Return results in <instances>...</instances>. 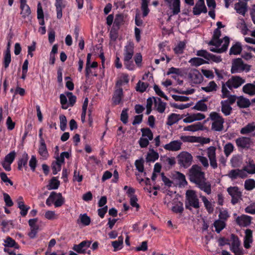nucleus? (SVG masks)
Instances as JSON below:
<instances>
[{
	"label": "nucleus",
	"instance_id": "nucleus-1",
	"mask_svg": "<svg viewBox=\"0 0 255 255\" xmlns=\"http://www.w3.org/2000/svg\"><path fill=\"white\" fill-rule=\"evenodd\" d=\"M189 179L195 183L201 190L208 195L212 192L211 184L205 178V173L202 171V168L198 165H193L189 170Z\"/></svg>",
	"mask_w": 255,
	"mask_h": 255
},
{
	"label": "nucleus",
	"instance_id": "nucleus-2",
	"mask_svg": "<svg viewBox=\"0 0 255 255\" xmlns=\"http://www.w3.org/2000/svg\"><path fill=\"white\" fill-rule=\"evenodd\" d=\"M185 208L187 209L191 210V207L198 209L200 207L199 201L196 192L193 190H188L185 194Z\"/></svg>",
	"mask_w": 255,
	"mask_h": 255
},
{
	"label": "nucleus",
	"instance_id": "nucleus-3",
	"mask_svg": "<svg viewBox=\"0 0 255 255\" xmlns=\"http://www.w3.org/2000/svg\"><path fill=\"white\" fill-rule=\"evenodd\" d=\"M251 66L245 64L241 58H236L233 60L231 72L232 74L242 72L244 71L249 72L250 70Z\"/></svg>",
	"mask_w": 255,
	"mask_h": 255
},
{
	"label": "nucleus",
	"instance_id": "nucleus-4",
	"mask_svg": "<svg viewBox=\"0 0 255 255\" xmlns=\"http://www.w3.org/2000/svg\"><path fill=\"white\" fill-rule=\"evenodd\" d=\"M210 118L214 121L212 124V129L217 131H220L223 129L224 120L219 114L212 112L210 114Z\"/></svg>",
	"mask_w": 255,
	"mask_h": 255
},
{
	"label": "nucleus",
	"instance_id": "nucleus-5",
	"mask_svg": "<svg viewBox=\"0 0 255 255\" xmlns=\"http://www.w3.org/2000/svg\"><path fill=\"white\" fill-rule=\"evenodd\" d=\"M177 159L178 164L186 168L191 164L193 157L190 153L183 151L177 156Z\"/></svg>",
	"mask_w": 255,
	"mask_h": 255
},
{
	"label": "nucleus",
	"instance_id": "nucleus-6",
	"mask_svg": "<svg viewBox=\"0 0 255 255\" xmlns=\"http://www.w3.org/2000/svg\"><path fill=\"white\" fill-rule=\"evenodd\" d=\"M227 191L232 197L231 203L233 205L237 204L239 200L241 199L242 192L239 190L238 187H230L228 188Z\"/></svg>",
	"mask_w": 255,
	"mask_h": 255
},
{
	"label": "nucleus",
	"instance_id": "nucleus-7",
	"mask_svg": "<svg viewBox=\"0 0 255 255\" xmlns=\"http://www.w3.org/2000/svg\"><path fill=\"white\" fill-rule=\"evenodd\" d=\"M245 82V80L240 76H233L226 82V86L230 89L237 88Z\"/></svg>",
	"mask_w": 255,
	"mask_h": 255
},
{
	"label": "nucleus",
	"instance_id": "nucleus-8",
	"mask_svg": "<svg viewBox=\"0 0 255 255\" xmlns=\"http://www.w3.org/2000/svg\"><path fill=\"white\" fill-rule=\"evenodd\" d=\"M196 55L198 56L202 57L207 60H212L213 61L219 63L222 61L220 56H216L207 52L205 50H200L197 52Z\"/></svg>",
	"mask_w": 255,
	"mask_h": 255
},
{
	"label": "nucleus",
	"instance_id": "nucleus-9",
	"mask_svg": "<svg viewBox=\"0 0 255 255\" xmlns=\"http://www.w3.org/2000/svg\"><path fill=\"white\" fill-rule=\"evenodd\" d=\"M216 148L213 146L207 148V155L210 160V164L214 169H216L218 167L216 157Z\"/></svg>",
	"mask_w": 255,
	"mask_h": 255
},
{
	"label": "nucleus",
	"instance_id": "nucleus-10",
	"mask_svg": "<svg viewBox=\"0 0 255 255\" xmlns=\"http://www.w3.org/2000/svg\"><path fill=\"white\" fill-rule=\"evenodd\" d=\"M188 76L194 84L201 83L203 80L202 75L198 70L195 69H192L190 71Z\"/></svg>",
	"mask_w": 255,
	"mask_h": 255
},
{
	"label": "nucleus",
	"instance_id": "nucleus-11",
	"mask_svg": "<svg viewBox=\"0 0 255 255\" xmlns=\"http://www.w3.org/2000/svg\"><path fill=\"white\" fill-rule=\"evenodd\" d=\"M237 145L243 149H248L250 148L252 140L250 137L242 136L236 139Z\"/></svg>",
	"mask_w": 255,
	"mask_h": 255
},
{
	"label": "nucleus",
	"instance_id": "nucleus-12",
	"mask_svg": "<svg viewBox=\"0 0 255 255\" xmlns=\"http://www.w3.org/2000/svg\"><path fill=\"white\" fill-rule=\"evenodd\" d=\"M207 9L204 3V0H198L193 7V13L194 15H199L201 12L207 13Z\"/></svg>",
	"mask_w": 255,
	"mask_h": 255
},
{
	"label": "nucleus",
	"instance_id": "nucleus-13",
	"mask_svg": "<svg viewBox=\"0 0 255 255\" xmlns=\"http://www.w3.org/2000/svg\"><path fill=\"white\" fill-rule=\"evenodd\" d=\"M168 5L169 7L172 9L173 15H176L180 12V0H164Z\"/></svg>",
	"mask_w": 255,
	"mask_h": 255
},
{
	"label": "nucleus",
	"instance_id": "nucleus-14",
	"mask_svg": "<svg viewBox=\"0 0 255 255\" xmlns=\"http://www.w3.org/2000/svg\"><path fill=\"white\" fill-rule=\"evenodd\" d=\"M134 45L131 42L128 43L125 47L124 56V61H128L131 59L133 53Z\"/></svg>",
	"mask_w": 255,
	"mask_h": 255
},
{
	"label": "nucleus",
	"instance_id": "nucleus-15",
	"mask_svg": "<svg viewBox=\"0 0 255 255\" xmlns=\"http://www.w3.org/2000/svg\"><path fill=\"white\" fill-rule=\"evenodd\" d=\"M252 218L246 215H242L236 219L237 224L240 226L247 227L251 223Z\"/></svg>",
	"mask_w": 255,
	"mask_h": 255
},
{
	"label": "nucleus",
	"instance_id": "nucleus-16",
	"mask_svg": "<svg viewBox=\"0 0 255 255\" xmlns=\"http://www.w3.org/2000/svg\"><path fill=\"white\" fill-rule=\"evenodd\" d=\"M182 142L179 140H173L163 146L165 149L169 151H177L181 149Z\"/></svg>",
	"mask_w": 255,
	"mask_h": 255
},
{
	"label": "nucleus",
	"instance_id": "nucleus-17",
	"mask_svg": "<svg viewBox=\"0 0 255 255\" xmlns=\"http://www.w3.org/2000/svg\"><path fill=\"white\" fill-rule=\"evenodd\" d=\"M123 97L124 94L123 89L122 88L116 89L112 98L113 104L115 105L119 104Z\"/></svg>",
	"mask_w": 255,
	"mask_h": 255
},
{
	"label": "nucleus",
	"instance_id": "nucleus-18",
	"mask_svg": "<svg viewBox=\"0 0 255 255\" xmlns=\"http://www.w3.org/2000/svg\"><path fill=\"white\" fill-rule=\"evenodd\" d=\"M16 202L18 205V208L20 210V215L22 217L25 216L30 207L25 205L23 201V198L21 196L18 197Z\"/></svg>",
	"mask_w": 255,
	"mask_h": 255
},
{
	"label": "nucleus",
	"instance_id": "nucleus-19",
	"mask_svg": "<svg viewBox=\"0 0 255 255\" xmlns=\"http://www.w3.org/2000/svg\"><path fill=\"white\" fill-rule=\"evenodd\" d=\"M253 242V232L251 229H247L245 231L244 246L246 249L251 247L250 244Z\"/></svg>",
	"mask_w": 255,
	"mask_h": 255
},
{
	"label": "nucleus",
	"instance_id": "nucleus-20",
	"mask_svg": "<svg viewBox=\"0 0 255 255\" xmlns=\"http://www.w3.org/2000/svg\"><path fill=\"white\" fill-rule=\"evenodd\" d=\"M224 43L221 48H210V50L212 52L221 53L226 51L229 44L230 40L228 36H225L223 38Z\"/></svg>",
	"mask_w": 255,
	"mask_h": 255
},
{
	"label": "nucleus",
	"instance_id": "nucleus-21",
	"mask_svg": "<svg viewBox=\"0 0 255 255\" xmlns=\"http://www.w3.org/2000/svg\"><path fill=\"white\" fill-rule=\"evenodd\" d=\"M38 153L43 159H47L48 156V152L46 144L43 138H41V139H40V145L39 147Z\"/></svg>",
	"mask_w": 255,
	"mask_h": 255
},
{
	"label": "nucleus",
	"instance_id": "nucleus-22",
	"mask_svg": "<svg viewBox=\"0 0 255 255\" xmlns=\"http://www.w3.org/2000/svg\"><path fill=\"white\" fill-rule=\"evenodd\" d=\"M76 222L78 224H81L84 226H87L90 224L91 218L87 214H80Z\"/></svg>",
	"mask_w": 255,
	"mask_h": 255
},
{
	"label": "nucleus",
	"instance_id": "nucleus-23",
	"mask_svg": "<svg viewBox=\"0 0 255 255\" xmlns=\"http://www.w3.org/2000/svg\"><path fill=\"white\" fill-rule=\"evenodd\" d=\"M28 159V154L24 152L21 158H20L18 161V169L20 170H22V168L24 167L25 170L27 168V163Z\"/></svg>",
	"mask_w": 255,
	"mask_h": 255
},
{
	"label": "nucleus",
	"instance_id": "nucleus-24",
	"mask_svg": "<svg viewBox=\"0 0 255 255\" xmlns=\"http://www.w3.org/2000/svg\"><path fill=\"white\" fill-rule=\"evenodd\" d=\"M237 105L241 108H246L250 107L251 102L248 99L244 98L243 96L238 97Z\"/></svg>",
	"mask_w": 255,
	"mask_h": 255
},
{
	"label": "nucleus",
	"instance_id": "nucleus-25",
	"mask_svg": "<svg viewBox=\"0 0 255 255\" xmlns=\"http://www.w3.org/2000/svg\"><path fill=\"white\" fill-rule=\"evenodd\" d=\"M243 91L251 96L255 95V84L248 83L243 87Z\"/></svg>",
	"mask_w": 255,
	"mask_h": 255
},
{
	"label": "nucleus",
	"instance_id": "nucleus-26",
	"mask_svg": "<svg viewBox=\"0 0 255 255\" xmlns=\"http://www.w3.org/2000/svg\"><path fill=\"white\" fill-rule=\"evenodd\" d=\"M203 125L199 122L184 127L183 130L184 131H196L199 130H203Z\"/></svg>",
	"mask_w": 255,
	"mask_h": 255
},
{
	"label": "nucleus",
	"instance_id": "nucleus-27",
	"mask_svg": "<svg viewBox=\"0 0 255 255\" xmlns=\"http://www.w3.org/2000/svg\"><path fill=\"white\" fill-rule=\"evenodd\" d=\"M235 8L238 13L244 15L247 11V4L240 2L235 4Z\"/></svg>",
	"mask_w": 255,
	"mask_h": 255
},
{
	"label": "nucleus",
	"instance_id": "nucleus-28",
	"mask_svg": "<svg viewBox=\"0 0 255 255\" xmlns=\"http://www.w3.org/2000/svg\"><path fill=\"white\" fill-rule=\"evenodd\" d=\"M242 50V47L241 44L238 42H236L235 44L233 45L230 50L229 54L230 55L234 54V55H238L240 54Z\"/></svg>",
	"mask_w": 255,
	"mask_h": 255
},
{
	"label": "nucleus",
	"instance_id": "nucleus-29",
	"mask_svg": "<svg viewBox=\"0 0 255 255\" xmlns=\"http://www.w3.org/2000/svg\"><path fill=\"white\" fill-rule=\"evenodd\" d=\"M4 247L9 248H14L15 249H18L19 246L11 238L7 237L4 241Z\"/></svg>",
	"mask_w": 255,
	"mask_h": 255
},
{
	"label": "nucleus",
	"instance_id": "nucleus-30",
	"mask_svg": "<svg viewBox=\"0 0 255 255\" xmlns=\"http://www.w3.org/2000/svg\"><path fill=\"white\" fill-rule=\"evenodd\" d=\"M255 130V124L254 123H250L243 128L240 131L241 134H248Z\"/></svg>",
	"mask_w": 255,
	"mask_h": 255
},
{
	"label": "nucleus",
	"instance_id": "nucleus-31",
	"mask_svg": "<svg viewBox=\"0 0 255 255\" xmlns=\"http://www.w3.org/2000/svg\"><path fill=\"white\" fill-rule=\"evenodd\" d=\"M11 62V55L10 48L7 47V49L5 52L4 57H3V65L4 67L6 69L9 65Z\"/></svg>",
	"mask_w": 255,
	"mask_h": 255
},
{
	"label": "nucleus",
	"instance_id": "nucleus-32",
	"mask_svg": "<svg viewBox=\"0 0 255 255\" xmlns=\"http://www.w3.org/2000/svg\"><path fill=\"white\" fill-rule=\"evenodd\" d=\"M124 239L123 237L121 236L118 237V240L112 242V246L114 248V251L116 252L119 249H122L123 245Z\"/></svg>",
	"mask_w": 255,
	"mask_h": 255
},
{
	"label": "nucleus",
	"instance_id": "nucleus-33",
	"mask_svg": "<svg viewBox=\"0 0 255 255\" xmlns=\"http://www.w3.org/2000/svg\"><path fill=\"white\" fill-rule=\"evenodd\" d=\"M200 197L202 199L204 204L205 205V207L208 212L209 213H213L214 211L213 207L212 206V205L210 202H209L207 198L203 195H200Z\"/></svg>",
	"mask_w": 255,
	"mask_h": 255
},
{
	"label": "nucleus",
	"instance_id": "nucleus-34",
	"mask_svg": "<svg viewBox=\"0 0 255 255\" xmlns=\"http://www.w3.org/2000/svg\"><path fill=\"white\" fill-rule=\"evenodd\" d=\"M151 152L148 153L146 157V162H154L159 157L158 153L155 152L153 149L150 150Z\"/></svg>",
	"mask_w": 255,
	"mask_h": 255
},
{
	"label": "nucleus",
	"instance_id": "nucleus-35",
	"mask_svg": "<svg viewBox=\"0 0 255 255\" xmlns=\"http://www.w3.org/2000/svg\"><path fill=\"white\" fill-rule=\"evenodd\" d=\"M244 172L240 169H233L230 171L229 176L232 179H236L237 177L239 176L241 178H244Z\"/></svg>",
	"mask_w": 255,
	"mask_h": 255
},
{
	"label": "nucleus",
	"instance_id": "nucleus-36",
	"mask_svg": "<svg viewBox=\"0 0 255 255\" xmlns=\"http://www.w3.org/2000/svg\"><path fill=\"white\" fill-rule=\"evenodd\" d=\"M189 62L191 63V65L195 66H198L204 63H208L207 61L199 57L192 58Z\"/></svg>",
	"mask_w": 255,
	"mask_h": 255
},
{
	"label": "nucleus",
	"instance_id": "nucleus-37",
	"mask_svg": "<svg viewBox=\"0 0 255 255\" xmlns=\"http://www.w3.org/2000/svg\"><path fill=\"white\" fill-rule=\"evenodd\" d=\"M243 170L250 174L255 173V164L253 160H250L249 164L245 166Z\"/></svg>",
	"mask_w": 255,
	"mask_h": 255
},
{
	"label": "nucleus",
	"instance_id": "nucleus-38",
	"mask_svg": "<svg viewBox=\"0 0 255 255\" xmlns=\"http://www.w3.org/2000/svg\"><path fill=\"white\" fill-rule=\"evenodd\" d=\"M193 109L205 112L207 111V106L204 103V101H198L196 105L192 108Z\"/></svg>",
	"mask_w": 255,
	"mask_h": 255
},
{
	"label": "nucleus",
	"instance_id": "nucleus-39",
	"mask_svg": "<svg viewBox=\"0 0 255 255\" xmlns=\"http://www.w3.org/2000/svg\"><path fill=\"white\" fill-rule=\"evenodd\" d=\"M124 23V15L122 14H117L113 26L119 27Z\"/></svg>",
	"mask_w": 255,
	"mask_h": 255
},
{
	"label": "nucleus",
	"instance_id": "nucleus-40",
	"mask_svg": "<svg viewBox=\"0 0 255 255\" xmlns=\"http://www.w3.org/2000/svg\"><path fill=\"white\" fill-rule=\"evenodd\" d=\"M179 116V115H177L176 114H171L168 118L167 122L166 123L167 125L168 126H172L177 122L180 119L178 118Z\"/></svg>",
	"mask_w": 255,
	"mask_h": 255
},
{
	"label": "nucleus",
	"instance_id": "nucleus-41",
	"mask_svg": "<svg viewBox=\"0 0 255 255\" xmlns=\"http://www.w3.org/2000/svg\"><path fill=\"white\" fill-rule=\"evenodd\" d=\"M222 108L221 111L222 112L226 115H229L231 111L232 110V107L228 104L225 103L224 102L222 101L221 102Z\"/></svg>",
	"mask_w": 255,
	"mask_h": 255
},
{
	"label": "nucleus",
	"instance_id": "nucleus-42",
	"mask_svg": "<svg viewBox=\"0 0 255 255\" xmlns=\"http://www.w3.org/2000/svg\"><path fill=\"white\" fill-rule=\"evenodd\" d=\"M61 163L56 160V161L53 162L51 165L52 172L54 175H56L58 171L61 169Z\"/></svg>",
	"mask_w": 255,
	"mask_h": 255
},
{
	"label": "nucleus",
	"instance_id": "nucleus-43",
	"mask_svg": "<svg viewBox=\"0 0 255 255\" xmlns=\"http://www.w3.org/2000/svg\"><path fill=\"white\" fill-rule=\"evenodd\" d=\"M149 2V0H142L141 8L143 11V16L144 17L147 16L149 13V9L148 8V4Z\"/></svg>",
	"mask_w": 255,
	"mask_h": 255
},
{
	"label": "nucleus",
	"instance_id": "nucleus-44",
	"mask_svg": "<svg viewBox=\"0 0 255 255\" xmlns=\"http://www.w3.org/2000/svg\"><path fill=\"white\" fill-rule=\"evenodd\" d=\"M214 225L216 228V231L218 233H219L225 227V222L220 220L216 221Z\"/></svg>",
	"mask_w": 255,
	"mask_h": 255
},
{
	"label": "nucleus",
	"instance_id": "nucleus-45",
	"mask_svg": "<svg viewBox=\"0 0 255 255\" xmlns=\"http://www.w3.org/2000/svg\"><path fill=\"white\" fill-rule=\"evenodd\" d=\"M234 146L232 143H228L224 147V151L225 155L228 157L230 154L233 151Z\"/></svg>",
	"mask_w": 255,
	"mask_h": 255
},
{
	"label": "nucleus",
	"instance_id": "nucleus-46",
	"mask_svg": "<svg viewBox=\"0 0 255 255\" xmlns=\"http://www.w3.org/2000/svg\"><path fill=\"white\" fill-rule=\"evenodd\" d=\"M245 188L247 190H252L255 188V181L252 179L246 180L245 182Z\"/></svg>",
	"mask_w": 255,
	"mask_h": 255
},
{
	"label": "nucleus",
	"instance_id": "nucleus-47",
	"mask_svg": "<svg viewBox=\"0 0 255 255\" xmlns=\"http://www.w3.org/2000/svg\"><path fill=\"white\" fill-rule=\"evenodd\" d=\"M200 137L195 136H182L181 139L184 142H199Z\"/></svg>",
	"mask_w": 255,
	"mask_h": 255
},
{
	"label": "nucleus",
	"instance_id": "nucleus-48",
	"mask_svg": "<svg viewBox=\"0 0 255 255\" xmlns=\"http://www.w3.org/2000/svg\"><path fill=\"white\" fill-rule=\"evenodd\" d=\"M60 185V182L58 180H57L56 177H53L48 185V189H57Z\"/></svg>",
	"mask_w": 255,
	"mask_h": 255
},
{
	"label": "nucleus",
	"instance_id": "nucleus-49",
	"mask_svg": "<svg viewBox=\"0 0 255 255\" xmlns=\"http://www.w3.org/2000/svg\"><path fill=\"white\" fill-rule=\"evenodd\" d=\"M59 120L60 129L62 131H64L67 127V121L66 118L64 115H61L59 117Z\"/></svg>",
	"mask_w": 255,
	"mask_h": 255
},
{
	"label": "nucleus",
	"instance_id": "nucleus-50",
	"mask_svg": "<svg viewBox=\"0 0 255 255\" xmlns=\"http://www.w3.org/2000/svg\"><path fill=\"white\" fill-rule=\"evenodd\" d=\"M172 210L176 213H182L184 210L183 203L181 202H178L176 205L172 208Z\"/></svg>",
	"mask_w": 255,
	"mask_h": 255
},
{
	"label": "nucleus",
	"instance_id": "nucleus-51",
	"mask_svg": "<svg viewBox=\"0 0 255 255\" xmlns=\"http://www.w3.org/2000/svg\"><path fill=\"white\" fill-rule=\"evenodd\" d=\"M144 161L142 158L135 161L136 168L140 172H143L144 171Z\"/></svg>",
	"mask_w": 255,
	"mask_h": 255
},
{
	"label": "nucleus",
	"instance_id": "nucleus-52",
	"mask_svg": "<svg viewBox=\"0 0 255 255\" xmlns=\"http://www.w3.org/2000/svg\"><path fill=\"white\" fill-rule=\"evenodd\" d=\"M142 136H147L149 140L153 139V133L149 128H142L141 129Z\"/></svg>",
	"mask_w": 255,
	"mask_h": 255
},
{
	"label": "nucleus",
	"instance_id": "nucleus-53",
	"mask_svg": "<svg viewBox=\"0 0 255 255\" xmlns=\"http://www.w3.org/2000/svg\"><path fill=\"white\" fill-rule=\"evenodd\" d=\"M148 86V84L147 83L141 82V81H139L136 87V90L137 91H139L141 93L144 92L147 87Z\"/></svg>",
	"mask_w": 255,
	"mask_h": 255
},
{
	"label": "nucleus",
	"instance_id": "nucleus-54",
	"mask_svg": "<svg viewBox=\"0 0 255 255\" xmlns=\"http://www.w3.org/2000/svg\"><path fill=\"white\" fill-rule=\"evenodd\" d=\"M185 44L184 42L180 41L178 45L174 48V51L176 54H181L183 53V49L185 48Z\"/></svg>",
	"mask_w": 255,
	"mask_h": 255
},
{
	"label": "nucleus",
	"instance_id": "nucleus-55",
	"mask_svg": "<svg viewBox=\"0 0 255 255\" xmlns=\"http://www.w3.org/2000/svg\"><path fill=\"white\" fill-rule=\"evenodd\" d=\"M120 28L119 27H116L114 26H113L110 33V38L111 39L115 41L118 36V31Z\"/></svg>",
	"mask_w": 255,
	"mask_h": 255
},
{
	"label": "nucleus",
	"instance_id": "nucleus-56",
	"mask_svg": "<svg viewBox=\"0 0 255 255\" xmlns=\"http://www.w3.org/2000/svg\"><path fill=\"white\" fill-rule=\"evenodd\" d=\"M67 96L69 99V105L71 107H73L76 101V97L73 95L72 93L67 92L66 93Z\"/></svg>",
	"mask_w": 255,
	"mask_h": 255
},
{
	"label": "nucleus",
	"instance_id": "nucleus-57",
	"mask_svg": "<svg viewBox=\"0 0 255 255\" xmlns=\"http://www.w3.org/2000/svg\"><path fill=\"white\" fill-rule=\"evenodd\" d=\"M232 243L230 247H238L240 246V242L238 237L234 234L231 235Z\"/></svg>",
	"mask_w": 255,
	"mask_h": 255
},
{
	"label": "nucleus",
	"instance_id": "nucleus-58",
	"mask_svg": "<svg viewBox=\"0 0 255 255\" xmlns=\"http://www.w3.org/2000/svg\"><path fill=\"white\" fill-rule=\"evenodd\" d=\"M64 202V199L62 197L61 193H58V197L56 201L54 202V205L56 207L61 206Z\"/></svg>",
	"mask_w": 255,
	"mask_h": 255
},
{
	"label": "nucleus",
	"instance_id": "nucleus-59",
	"mask_svg": "<svg viewBox=\"0 0 255 255\" xmlns=\"http://www.w3.org/2000/svg\"><path fill=\"white\" fill-rule=\"evenodd\" d=\"M69 158L70 157L69 153L67 151H64L62 152L60 154V156H57L56 159L57 161H59L62 163H64L65 162L64 158Z\"/></svg>",
	"mask_w": 255,
	"mask_h": 255
},
{
	"label": "nucleus",
	"instance_id": "nucleus-60",
	"mask_svg": "<svg viewBox=\"0 0 255 255\" xmlns=\"http://www.w3.org/2000/svg\"><path fill=\"white\" fill-rule=\"evenodd\" d=\"M157 100L158 102V104L157 106V110L160 113H163L164 112L165 109L166 103L162 102L160 98H158L157 99Z\"/></svg>",
	"mask_w": 255,
	"mask_h": 255
},
{
	"label": "nucleus",
	"instance_id": "nucleus-61",
	"mask_svg": "<svg viewBox=\"0 0 255 255\" xmlns=\"http://www.w3.org/2000/svg\"><path fill=\"white\" fill-rule=\"evenodd\" d=\"M60 103L62 105V108L63 109H67L68 107V106L67 105V99L64 94H61L60 95Z\"/></svg>",
	"mask_w": 255,
	"mask_h": 255
},
{
	"label": "nucleus",
	"instance_id": "nucleus-62",
	"mask_svg": "<svg viewBox=\"0 0 255 255\" xmlns=\"http://www.w3.org/2000/svg\"><path fill=\"white\" fill-rule=\"evenodd\" d=\"M15 152L14 151H12L10 152L5 156L4 158V161L5 162H7L9 163V164H11L13 162L15 158Z\"/></svg>",
	"mask_w": 255,
	"mask_h": 255
},
{
	"label": "nucleus",
	"instance_id": "nucleus-63",
	"mask_svg": "<svg viewBox=\"0 0 255 255\" xmlns=\"http://www.w3.org/2000/svg\"><path fill=\"white\" fill-rule=\"evenodd\" d=\"M128 110V109L123 110L121 115V120L125 124H126L128 123V116L127 113Z\"/></svg>",
	"mask_w": 255,
	"mask_h": 255
},
{
	"label": "nucleus",
	"instance_id": "nucleus-64",
	"mask_svg": "<svg viewBox=\"0 0 255 255\" xmlns=\"http://www.w3.org/2000/svg\"><path fill=\"white\" fill-rule=\"evenodd\" d=\"M231 250L234 253L235 255H243V249L238 246V247H230Z\"/></svg>",
	"mask_w": 255,
	"mask_h": 255
}]
</instances>
